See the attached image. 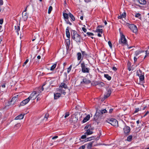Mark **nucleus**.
<instances>
[{
	"mask_svg": "<svg viewBox=\"0 0 149 149\" xmlns=\"http://www.w3.org/2000/svg\"><path fill=\"white\" fill-rule=\"evenodd\" d=\"M64 19L67 24H69L70 25H72L71 23L70 22V21L68 19Z\"/></svg>",
	"mask_w": 149,
	"mask_h": 149,
	"instance_id": "40",
	"label": "nucleus"
},
{
	"mask_svg": "<svg viewBox=\"0 0 149 149\" xmlns=\"http://www.w3.org/2000/svg\"><path fill=\"white\" fill-rule=\"evenodd\" d=\"M64 88L65 89L67 88L68 87L66 84H65L64 82H62L61 83L59 86V88Z\"/></svg>",
	"mask_w": 149,
	"mask_h": 149,
	"instance_id": "18",
	"label": "nucleus"
},
{
	"mask_svg": "<svg viewBox=\"0 0 149 149\" xmlns=\"http://www.w3.org/2000/svg\"><path fill=\"white\" fill-rule=\"evenodd\" d=\"M3 19H0V24H3Z\"/></svg>",
	"mask_w": 149,
	"mask_h": 149,
	"instance_id": "59",
	"label": "nucleus"
},
{
	"mask_svg": "<svg viewBox=\"0 0 149 149\" xmlns=\"http://www.w3.org/2000/svg\"><path fill=\"white\" fill-rule=\"evenodd\" d=\"M72 67V65H71L70 67L67 68V72L69 73L71 70Z\"/></svg>",
	"mask_w": 149,
	"mask_h": 149,
	"instance_id": "41",
	"label": "nucleus"
},
{
	"mask_svg": "<svg viewBox=\"0 0 149 149\" xmlns=\"http://www.w3.org/2000/svg\"><path fill=\"white\" fill-rule=\"evenodd\" d=\"M15 31L16 32H17L18 34V31L20 30V26H18V24L17 26H15Z\"/></svg>",
	"mask_w": 149,
	"mask_h": 149,
	"instance_id": "26",
	"label": "nucleus"
},
{
	"mask_svg": "<svg viewBox=\"0 0 149 149\" xmlns=\"http://www.w3.org/2000/svg\"><path fill=\"white\" fill-rule=\"evenodd\" d=\"M148 114H149V111L146 112L144 114V115L141 116V117H144L146 116H147Z\"/></svg>",
	"mask_w": 149,
	"mask_h": 149,
	"instance_id": "44",
	"label": "nucleus"
},
{
	"mask_svg": "<svg viewBox=\"0 0 149 149\" xmlns=\"http://www.w3.org/2000/svg\"><path fill=\"white\" fill-rule=\"evenodd\" d=\"M49 114L48 113H46L45 115V118H46V119H47L49 117Z\"/></svg>",
	"mask_w": 149,
	"mask_h": 149,
	"instance_id": "57",
	"label": "nucleus"
},
{
	"mask_svg": "<svg viewBox=\"0 0 149 149\" xmlns=\"http://www.w3.org/2000/svg\"><path fill=\"white\" fill-rule=\"evenodd\" d=\"M113 110V109H110L109 110V113H111L112 112Z\"/></svg>",
	"mask_w": 149,
	"mask_h": 149,
	"instance_id": "63",
	"label": "nucleus"
},
{
	"mask_svg": "<svg viewBox=\"0 0 149 149\" xmlns=\"http://www.w3.org/2000/svg\"><path fill=\"white\" fill-rule=\"evenodd\" d=\"M140 53L139 52H136L135 54V55L136 56H137Z\"/></svg>",
	"mask_w": 149,
	"mask_h": 149,
	"instance_id": "58",
	"label": "nucleus"
},
{
	"mask_svg": "<svg viewBox=\"0 0 149 149\" xmlns=\"http://www.w3.org/2000/svg\"><path fill=\"white\" fill-rule=\"evenodd\" d=\"M20 126V123H18L16 124L14 127V128L15 129H17Z\"/></svg>",
	"mask_w": 149,
	"mask_h": 149,
	"instance_id": "39",
	"label": "nucleus"
},
{
	"mask_svg": "<svg viewBox=\"0 0 149 149\" xmlns=\"http://www.w3.org/2000/svg\"><path fill=\"white\" fill-rule=\"evenodd\" d=\"M126 24L133 33H136L137 32V29L136 26L135 25L133 24H130L129 23H127Z\"/></svg>",
	"mask_w": 149,
	"mask_h": 149,
	"instance_id": "6",
	"label": "nucleus"
},
{
	"mask_svg": "<svg viewBox=\"0 0 149 149\" xmlns=\"http://www.w3.org/2000/svg\"><path fill=\"white\" fill-rule=\"evenodd\" d=\"M136 130L134 132L132 133V135L133 136V139H136L138 137V135L137 133L139 132L140 129L139 128H136Z\"/></svg>",
	"mask_w": 149,
	"mask_h": 149,
	"instance_id": "9",
	"label": "nucleus"
},
{
	"mask_svg": "<svg viewBox=\"0 0 149 149\" xmlns=\"http://www.w3.org/2000/svg\"><path fill=\"white\" fill-rule=\"evenodd\" d=\"M123 130L125 134L127 135H128L130 131V127L129 126L125 125L123 128Z\"/></svg>",
	"mask_w": 149,
	"mask_h": 149,
	"instance_id": "8",
	"label": "nucleus"
},
{
	"mask_svg": "<svg viewBox=\"0 0 149 149\" xmlns=\"http://www.w3.org/2000/svg\"><path fill=\"white\" fill-rule=\"evenodd\" d=\"M91 126L89 125H87L85 126L84 129L85 130H88V129H89L91 127Z\"/></svg>",
	"mask_w": 149,
	"mask_h": 149,
	"instance_id": "46",
	"label": "nucleus"
},
{
	"mask_svg": "<svg viewBox=\"0 0 149 149\" xmlns=\"http://www.w3.org/2000/svg\"><path fill=\"white\" fill-rule=\"evenodd\" d=\"M30 100L31 99L28 97L26 99L23 100L21 102L20 105L22 106H23L25 105L28 103Z\"/></svg>",
	"mask_w": 149,
	"mask_h": 149,
	"instance_id": "13",
	"label": "nucleus"
},
{
	"mask_svg": "<svg viewBox=\"0 0 149 149\" xmlns=\"http://www.w3.org/2000/svg\"><path fill=\"white\" fill-rule=\"evenodd\" d=\"M77 58L78 60H80L81 58V54L80 52H78L77 54Z\"/></svg>",
	"mask_w": 149,
	"mask_h": 149,
	"instance_id": "30",
	"label": "nucleus"
},
{
	"mask_svg": "<svg viewBox=\"0 0 149 149\" xmlns=\"http://www.w3.org/2000/svg\"><path fill=\"white\" fill-rule=\"evenodd\" d=\"M95 31L97 32H99L102 34V33L103 30L102 29H100L97 28Z\"/></svg>",
	"mask_w": 149,
	"mask_h": 149,
	"instance_id": "35",
	"label": "nucleus"
},
{
	"mask_svg": "<svg viewBox=\"0 0 149 149\" xmlns=\"http://www.w3.org/2000/svg\"><path fill=\"white\" fill-rule=\"evenodd\" d=\"M108 44L111 48H112V45L111 44V42L110 41H108Z\"/></svg>",
	"mask_w": 149,
	"mask_h": 149,
	"instance_id": "48",
	"label": "nucleus"
},
{
	"mask_svg": "<svg viewBox=\"0 0 149 149\" xmlns=\"http://www.w3.org/2000/svg\"><path fill=\"white\" fill-rule=\"evenodd\" d=\"M91 83V80L87 79L86 77H84L82 81L81 82V84H88Z\"/></svg>",
	"mask_w": 149,
	"mask_h": 149,
	"instance_id": "11",
	"label": "nucleus"
},
{
	"mask_svg": "<svg viewBox=\"0 0 149 149\" xmlns=\"http://www.w3.org/2000/svg\"><path fill=\"white\" fill-rule=\"evenodd\" d=\"M65 42L66 43L67 48H68L70 44V38H68V39H66L65 41Z\"/></svg>",
	"mask_w": 149,
	"mask_h": 149,
	"instance_id": "22",
	"label": "nucleus"
},
{
	"mask_svg": "<svg viewBox=\"0 0 149 149\" xmlns=\"http://www.w3.org/2000/svg\"><path fill=\"white\" fill-rule=\"evenodd\" d=\"M45 85H43L42 87H39L37 88L36 89V91H35L37 93H40L42 91L44 90V88L43 86Z\"/></svg>",
	"mask_w": 149,
	"mask_h": 149,
	"instance_id": "15",
	"label": "nucleus"
},
{
	"mask_svg": "<svg viewBox=\"0 0 149 149\" xmlns=\"http://www.w3.org/2000/svg\"><path fill=\"white\" fill-rule=\"evenodd\" d=\"M39 94H38V95L36 96V97H37V101L39 100L40 99V98L38 97V96H39Z\"/></svg>",
	"mask_w": 149,
	"mask_h": 149,
	"instance_id": "60",
	"label": "nucleus"
},
{
	"mask_svg": "<svg viewBox=\"0 0 149 149\" xmlns=\"http://www.w3.org/2000/svg\"><path fill=\"white\" fill-rule=\"evenodd\" d=\"M90 118V115H88L83 120L82 122L85 123Z\"/></svg>",
	"mask_w": 149,
	"mask_h": 149,
	"instance_id": "20",
	"label": "nucleus"
},
{
	"mask_svg": "<svg viewBox=\"0 0 149 149\" xmlns=\"http://www.w3.org/2000/svg\"><path fill=\"white\" fill-rule=\"evenodd\" d=\"M81 52L82 54V57H86L88 56V54L85 51H81Z\"/></svg>",
	"mask_w": 149,
	"mask_h": 149,
	"instance_id": "32",
	"label": "nucleus"
},
{
	"mask_svg": "<svg viewBox=\"0 0 149 149\" xmlns=\"http://www.w3.org/2000/svg\"><path fill=\"white\" fill-rule=\"evenodd\" d=\"M127 69L129 71H130L131 70L132 67L131 66V64L130 63H128L127 64Z\"/></svg>",
	"mask_w": 149,
	"mask_h": 149,
	"instance_id": "38",
	"label": "nucleus"
},
{
	"mask_svg": "<svg viewBox=\"0 0 149 149\" xmlns=\"http://www.w3.org/2000/svg\"><path fill=\"white\" fill-rule=\"evenodd\" d=\"M137 58L135 56L134 57V63L136 62V61H137Z\"/></svg>",
	"mask_w": 149,
	"mask_h": 149,
	"instance_id": "62",
	"label": "nucleus"
},
{
	"mask_svg": "<svg viewBox=\"0 0 149 149\" xmlns=\"http://www.w3.org/2000/svg\"><path fill=\"white\" fill-rule=\"evenodd\" d=\"M104 77L105 78L107 79L108 80H110L111 79V77L108 74H104Z\"/></svg>",
	"mask_w": 149,
	"mask_h": 149,
	"instance_id": "24",
	"label": "nucleus"
},
{
	"mask_svg": "<svg viewBox=\"0 0 149 149\" xmlns=\"http://www.w3.org/2000/svg\"><path fill=\"white\" fill-rule=\"evenodd\" d=\"M86 138V135H82L81 136V138L82 139H84Z\"/></svg>",
	"mask_w": 149,
	"mask_h": 149,
	"instance_id": "54",
	"label": "nucleus"
},
{
	"mask_svg": "<svg viewBox=\"0 0 149 149\" xmlns=\"http://www.w3.org/2000/svg\"><path fill=\"white\" fill-rule=\"evenodd\" d=\"M109 123L111 125L115 126H117L118 125V121L116 119L114 118L107 119L104 121V123Z\"/></svg>",
	"mask_w": 149,
	"mask_h": 149,
	"instance_id": "4",
	"label": "nucleus"
},
{
	"mask_svg": "<svg viewBox=\"0 0 149 149\" xmlns=\"http://www.w3.org/2000/svg\"><path fill=\"white\" fill-rule=\"evenodd\" d=\"M69 15L70 17L71 18L72 21H74L75 20V18L73 15L70 13H69Z\"/></svg>",
	"mask_w": 149,
	"mask_h": 149,
	"instance_id": "29",
	"label": "nucleus"
},
{
	"mask_svg": "<svg viewBox=\"0 0 149 149\" xmlns=\"http://www.w3.org/2000/svg\"><path fill=\"white\" fill-rule=\"evenodd\" d=\"M135 17H138L139 18V17H140V18H141V14L139 13H136L135 15Z\"/></svg>",
	"mask_w": 149,
	"mask_h": 149,
	"instance_id": "43",
	"label": "nucleus"
},
{
	"mask_svg": "<svg viewBox=\"0 0 149 149\" xmlns=\"http://www.w3.org/2000/svg\"><path fill=\"white\" fill-rule=\"evenodd\" d=\"M29 61V60L28 59H27L26 60V61L24 63L22 66L23 67L24 66L26 65V63L28 62Z\"/></svg>",
	"mask_w": 149,
	"mask_h": 149,
	"instance_id": "49",
	"label": "nucleus"
},
{
	"mask_svg": "<svg viewBox=\"0 0 149 149\" xmlns=\"http://www.w3.org/2000/svg\"><path fill=\"white\" fill-rule=\"evenodd\" d=\"M81 72L84 73H88L89 72L90 69L87 67L84 62L81 63Z\"/></svg>",
	"mask_w": 149,
	"mask_h": 149,
	"instance_id": "5",
	"label": "nucleus"
},
{
	"mask_svg": "<svg viewBox=\"0 0 149 149\" xmlns=\"http://www.w3.org/2000/svg\"><path fill=\"white\" fill-rule=\"evenodd\" d=\"M107 111L105 109L101 110L97 109L96 113L94 117L95 120L97 123L100 122V120L102 119V115L107 113Z\"/></svg>",
	"mask_w": 149,
	"mask_h": 149,
	"instance_id": "1",
	"label": "nucleus"
},
{
	"mask_svg": "<svg viewBox=\"0 0 149 149\" xmlns=\"http://www.w3.org/2000/svg\"><path fill=\"white\" fill-rule=\"evenodd\" d=\"M139 3L142 4H145L146 3L145 0H139Z\"/></svg>",
	"mask_w": 149,
	"mask_h": 149,
	"instance_id": "33",
	"label": "nucleus"
},
{
	"mask_svg": "<svg viewBox=\"0 0 149 149\" xmlns=\"http://www.w3.org/2000/svg\"><path fill=\"white\" fill-rule=\"evenodd\" d=\"M133 137L132 135H129L127 137V140H132Z\"/></svg>",
	"mask_w": 149,
	"mask_h": 149,
	"instance_id": "45",
	"label": "nucleus"
},
{
	"mask_svg": "<svg viewBox=\"0 0 149 149\" xmlns=\"http://www.w3.org/2000/svg\"><path fill=\"white\" fill-rule=\"evenodd\" d=\"M137 75L139 77L140 81H143L144 79V73L139 69L136 72Z\"/></svg>",
	"mask_w": 149,
	"mask_h": 149,
	"instance_id": "7",
	"label": "nucleus"
},
{
	"mask_svg": "<svg viewBox=\"0 0 149 149\" xmlns=\"http://www.w3.org/2000/svg\"><path fill=\"white\" fill-rule=\"evenodd\" d=\"M69 26L67 27L66 29V34L67 37L68 38H70V34L69 32Z\"/></svg>",
	"mask_w": 149,
	"mask_h": 149,
	"instance_id": "17",
	"label": "nucleus"
},
{
	"mask_svg": "<svg viewBox=\"0 0 149 149\" xmlns=\"http://www.w3.org/2000/svg\"><path fill=\"white\" fill-rule=\"evenodd\" d=\"M105 84L103 82L99 81L98 83V86L100 87H104V86Z\"/></svg>",
	"mask_w": 149,
	"mask_h": 149,
	"instance_id": "28",
	"label": "nucleus"
},
{
	"mask_svg": "<svg viewBox=\"0 0 149 149\" xmlns=\"http://www.w3.org/2000/svg\"><path fill=\"white\" fill-rule=\"evenodd\" d=\"M143 106H142L140 108H136L135 109V110L134 112V113H137L139 111H141L142 110V109L141 108V107H142Z\"/></svg>",
	"mask_w": 149,
	"mask_h": 149,
	"instance_id": "36",
	"label": "nucleus"
},
{
	"mask_svg": "<svg viewBox=\"0 0 149 149\" xmlns=\"http://www.w3.org/2000/svg\"><path fill=\"white\" fill-rule=\"evenodd\" d=\"M64 19H68L69 18V14H68L65 13H63V14Z\"/></svg>",
	"mask_w": 149,
	"mask_h": 149,
	"instance_id": "31",
	"label": "nucleus"
},
{
	"mask_svg": "<svg viewBox=\"0 0 149 149\" xmlns=\"http://www.w3.org/2000/svg\"><path fill=\"white\" fill-rule=\"evenodd\" d=\"M58 91L60 92L61 94H63V95H65L66 92L65 91V90L63 89L62 88H59L58 89Z\"/></svg>",
	"mask_w": 149,
	"mask_h": 149,
	"instance_id": "27",
	"label": "nucleus"
},
{
	"mask_svg": "<svg viewBox=\"0 0 149 149\" xmlns=\"http://www.w3.org/2000/svg\"><path fill=\"white\" fill-rule=\"evenodd\" d=\"M93 133V132L91 130L89 129L87 130L86 132V134L88 135L91 134Z\"/></svg>",
	"mask_w": 149,
	"mask_h": 149,
	"instance_id": "34",
	"label": "nucleus"
},
{
	"mask_svg": "<svg viewBox=\"0 0 149 149\" xmlns=\"http://www.w3.org/2000/svg\"><path fill=\"white\" fill-rule=\"evenodd\" d=\"M107 94L104 96V98L106 99L110 96L111 93V91L110 90H109L107 92Z\"/></svg>",
	"mask_w": 149,
	"mask_h": 149,
	"instance_id": "21",
	"label": "nucleus"
},
{
	"mask_svg": "<svg viewBox=\"0 0 149 149\" xmlns=\"http://www.w3.org/2000/svg\"><path fill=\"white\" fill-rule=\"evenodd\" d=\"M24 114H21L16 117L15 118V120H20L22 119L24 117Z\"/></svg>",
	"mask_w": 149,
	"mask_h": 149,
	"instance_id": "19",
	"label": "nucleus"
},
{
	"mask_svg": "<svg viewBox=\"0 0 149 149\" xmlns=\"http://www.w3.org/2000/svg\"><path fill=\"white\" fill-rule=\"evenodd\" d=\"M18 97V95H17L14 96L12 98L10 102V104L12 105L14 104L15 102L17 101Z\"/></svg>",
	"mask_w": 149,
	"mask_h": 149,
	"instance_id": "10",
	"label": "nucleus"
},
{
	"mask_svg": "<svg viewBox=\"0 0 149 149\" xmlns=\"http://www.w3.org/2000/svg\"><path fill=\"white\" fill-rule=\"evenodd\" d=\"M3 4V2L2 0H0V6H1Z\"/></svg>",
	"mask_w": 149,
	"mask_h": 149,
	"instance_id": "61",
	"label": "nucleus"
},
{
	"mask_svg": "<svg viewBox=\"0 0 149 149\" xmlns=\"http://www.w3.org/2000/svg\"><path fill=\"white\" fill-rule=\"evenodd\" d=\"M54 99L56 100L58 99L61 96V94L59 93H54Z\"/></svg>",
	"mask_w": 149,
	"mask_h": 149,
	"instance_id": "23",
	"label": "nucleus"
},
{
	"mask_svg": "<svg viewBox=\"0 0 149 149\" xmlns=\"http://www.w3.org/2000/svg\"><path fill=\"white\" fill-rule=\"evenodd\" d=\"M112 69H113V70H114V71H116V70H117V68H116V67H113L112 68Z\"/></svg>",
	"mask_w": 149,
	"mask_h": 149,
	"instance_id": "64",
	"label": "nucleus"
},
{
	"mask_svg": "<svg viewBox=\"0 0 149 149\" xmlns=\"http://www.w3.org/2000/svg\"><path fill=\"white\" fill-rule=\"evenodd\" d=\"M86 145H82L79 147L78 149H84L85 148Z\"/></svg>",
	"mask_w": 149,
	"mask_h": 149,
	"instance_id": "50",
	"label": "nucleus"
},
{
	"mask_svg": "<svg viewBox=\"0 0 149 149\" xmlns=\"http://www.w3.org/2000/svg\"><path fill=\"white\" fill-rule=\"evenodd\" d=\"M146 54L144 57V58H145L147 56H149V53H147V51H146Z\"/></svg>",
	"mask_w": 149,
	"mask_h": 149,
	"instance_id": "53",
	"label": "nucleus"
},
{
	"mask_svg": "<svg viewBox=\"0 0 149 149\" xmlns=\"http://www.w3.org/2000/svg\"><path fill=\"white\" fill-rule=\"evenodd\" d=\"M36 92V91H33V92H32L31 94L30 95V96H29V97L31 99V100H35L36 97L37 95H36V94H37Z\"/></svg>",
	"mask_w": 149,
	"mask_h": 149,
	"instance_id": "12",
	"label": "nucleus"
},
{
	"mask_svg": "<svg viewBox=\"0 0 149 149\" xmlns=\"http://www.w3.org/2000/svg\"><path fill=\"white\" fill-rule=\"evenodd\" d=\"M98 82H99V81H93L92 83L91 84L93 86H96L97 85H98Z\"/></svg>",
	"mask_w": 149,
	"mask_h": 149,
	"instance_id": "37",
	"label": "nucleus"
},
{
	"mask_svg": "<svg viewBox=\"0 0 149 149\" xmlns=\"http://www.w3.org/2000/svg\"><path fill=\"white\" fill-rule=\"evenodd\" d=\"M82 30L85 33H86V32L87 29L84 27L82 28Z\"/></svg>",
	"mask_w": 149,
	"mask_h": 149,
	"instance_id": "56",
	"label": "nucleus"
},
{
	"mask_svg": "<svg viewBox=\"0 0 149 149\" xmlns=\"http://www.w3.org/2000/svg\"><path fill=\"white\" fill-rule=\"evenodd\" d=\"M94 141H93L92 142H90L88 144H86V146H87V148L88 149H91V147L93 146H95L96 145L95 144H94Z\"/></svg>",
	"mask_w": 149,
	"mask_h": 149,
	"instance_id": "14",
	"label": "nucleus"
},
{
	"mask_svg": "<svg viewBox=\"0 0 149 149\" xmlns=\"http://www.w3.org/2000/svg\"><path fill=\"white\" fill-rule=\"evenodd\" d=\"M58 137V136H53V137H52V136L50 137V138H52V139H57Z\"/></svg>",
	"mask_w": 149,
	"mask_h": 149,
	"instance_id": "55",
	"label": "nucleus"
},
{
	"mask_svg": "<svg viewBox=\"0 0 149 149\" xmlns=\"http://www.w3.org/2000/svg\"><path fill=\"white\" fill-rule=\"evenodd\" d=\"M120 38L119 41V43L124 45H127L128 46L127 41L125 38V36L122 32L120 31Z\"/></svg>",
	"mask_w": 149,
	"mask_h": 149,
	"instance_id": "3",
	"label": "nucleus"
},
{
	"mask_svg": "<svg viewBox=\"0 0 149 149\" xmlns=\"http://www.w3.org/2000/svg\"><path fill=\"white\" fill-rule=\"evenodd\" d=\"M57 64V63L56 62L54 63L51 67L50 70L52 71L54 70V69L56 68Z\"/></svg>",
	"mask_w": 149,
	"mask_h": 149,
	"instance_id": "25",
	"label": "nucleus"
},
{
	"mask_svg": "<svg viewBox=\"0 0 149 149\" xmlns=\"http://www.w3.org/2000/svg\"><path fill=\"white\" fill-rule=\"evenodd\" d=\"M52 7L51 6H50L49 7V8L48 9V13L49 14H50L51 13L52 10Z\"/></svg>",
	"mask_w": 149,
	"mask_h": 149,
	"instance_id": "42",
	"label": "nucleus"
},
{
	"mask_svg": "<svg viewBox=\"0 0 149 149\" xmlns=\"http://www.w3.org/2000/svg\"><path fill=\"white\" fill-rule=\"evenodd\" d=\"M70 115V113L69 112H66L65 113V116H64V117L66 118L69 116Z\"/></svg>",
	"mask_w": 149,
	"mask_h": 149,
	"instance_id": "52",
	"label": "nucleus"
},
{
	"mask_svg": "<svg viewBox=\"0 0 149 149\" xmlns=\"http://www.w3.org/2000/svg\"><path fill=\"white\" fill-rule=\"evenodd\" d=\"M123 18H124L126 16V13L124 12L121 15Z\"/></svg>",
	"mask_w": 149,
	"mask_h": 149,
	"instance_id": "51",
	"label": "nucleus"
},
{
	"mask_svg": "<svg viewBox=\"0 0 149 149\" xmlns=\"http://www.w3.org/2000/svg\"><path fill=\"white\" fill-rule=\"evenodd\" d=\"M86 34L89 36H93L94 34L92 33L88 32L86 33Z\"/></svg>",
	"mask_w": 149,
	"mask_h": 149,
	"instance_id": "47",
	"label": "nucleus"
},
{
	"mask_svg": "<svg viewBox=\"0 0 149 149\" xmlns=\"http://www.w3.org/2000/svg\"><path fill=\"white\" fill-rule=\"evenodd\" d=\"M6 84L5 83L2 84L0 86V91L3 92L4 91L6 87Z\"/></svg>",
	"mask_w": 149,
	"mask_h": 149,
	"instance_id": "16",
	"label": "nucleus"
},
{
	"mask_svg": "<svg viewBox=\"0 0 149 149\" xmlns=\"http://www.w3.org/2000/svg\"><path fill=\"white\" fill-rule=\"evenodd\" d=\"M71 36L72 39L77 42H80L82 39L80 35L77 33L75 30H72L71 33Z\"/></svg>",
	"mask_w": 149,
	"mask_h": 149,
	"instance_id": "2",
	"label": "nucleus"
}]
</instances>
